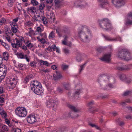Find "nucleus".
I'll use <instances>...</instances> for the list:
<instances>
[{
    "instance_id": "nucleus-56",
    "label": "nucleus",
    "mask_w": 132,
    "mask_h": 132,
    "mask_svg": "<svg viewBox=\"0 0 132 132\" xmlns=\"http://www.w3.org/2000/svg\"><path fill=\"white\" fill-rule=\"evenodd\" d=\"M18 40L20 42H22L24 41V39L23 37H20L19 38Z\"/></svg>"
},
{
    "instance_id": "nucleus-37",
    "label": "nucleus",
    "mask_w": 132,
    "mask_h": 132,
    "mask_svg": "<svg viewBox=\"0 0 132 132\" xmlns=\"http://www.w3.org/2000/svg\"><path fill=\"white\" fill-rule=\"evenodd\" d=\"M28 35L31 36L32 35H35V33H34V31L31 29V28H30V31L28 33Z\"/></svg>"
},
{
    "instance_id": "nucleus-29",
    "label": "nucleus",
    "mask_w": 132,
    "mask_h": 132,
    "mask_svg": "<svg viewBox=\"0 0 132 132\" xmlns=\"http://www.w3.org/2000/svg\"><path fill=\"white\" fill-rule=\"evenodd\" d=\"M4 72L0 71V81H1L4 78L6 75V73H5V75H4Z\"/></svg>"
},
{
    "instance_id": "nucleus-9",
    "label": "nucleus",
    "mask_w": 132,
    "mask_h": 132,
    "mask_svg": "<svg viewBox=\"0 0 132 132\" xmlns=\"http://www.w3.org/2000/svg\"><path fill=\"white\" fill-rule=\"evenodd\" d=\"M31 89L35 94L37 95H40L42 92V89L41 85L35 87V88H31Z\"/></svg>"
},
{
    "instance_id": "nucleus-46",
    "label": "nucleus",
    "mask_w": 132,
    "mask_h": 132,
    "mask_svg": "<svg viewBox=\"0 0 132 132\" xmlns=\"http://www.w3.org/2000/svg\"><path fill=\"white\" fill-rule=\"evenodd\" d=\"M18 66V68H19L20 70H23L24 69L23 65L22 64H19Z\"/></svg>"
},
{
    "instance_id": "nucleus-34",
    "label": "nucleus",
    "mask_w": 132,
    "mask_h": 132,
    "mask_svg": "<svg viewBox=\"0 0 132 132\" xmlns=\"http://www.w3.org/2000/svg\"><path fill=\"white\" fill-rule=\"evenodd\" d=\"M55 37V35L54 31H51L49 34V38L50 39H52Z\"/></svg>"
},
{
    "instance_id": "nucleus-7",
    "label": "nucleus",
    "mask_w": 132,
    "mask_h": 132,
    "mask_svg": "<svg viewBox=\"0 0 132 132\" xmlns=\"http://www.w3.org/2000/svg\"><path fill=\"white\" fill-rule=\"evenodd\" d=\"M126 1V0H112V3L116 7H120L123 5Z\"/></svg>"
},
{
    "instance_id": "nucleus-44",
    "label": "nucleus",
    "mask_w": 132,
    "mask_h": 132,
    "mask_svg": "<svg viewBox=\"0 0 132 132\" xmlns=\"http://www.w3.org/2000/svg\"><path fill=\"white\" fill-rule=\"evenodd\" d=\"M57 91L60 93H62L63 92V90L59 87L57 88Z\"/></svg>"
},
{
    "instance_id": "nucleus-14",
    "label": "nucleus",
    "mask_w": 132,
    "mask_h": 132,
    "mask_svg": "<svg viewBox=\"0 0 132 132\" xmlns=\"http://www.w3.org/2000/svg\"><path fill=\"white\" fill-rule=\"evenodd\" d=\"M119 77L121 80L125 81L127 83H129L131 81V79L127 77L124 74H120Z\"/></svg>"
},
{
    "instance_id": "nucleus-19",
    "label": "nucleus",
    "mask_w": 132,
    "mask_h": 132,
    "mask_svg": "<svg viewBox=\"0 0 132 132\" xmlns=\"http://www.w3.org/2000/svg\"><path fill=\"white\" fill-rule=\"evenodd\" d=\"M82 92V89L79 88V89H75L73 93V96L75 98L77 97H78V96Z\"/></svg>"
},
{
    "instance_id": "nucleus-2",
    "label": "nucleus",
    "mask_w": 132,
    "mask_h": 132,
    "mask_svg": "<svg viewBox=\"0 0 132 132\" xmlns=\"http://www.w3.org/2000/svg\"><path fill=\"white\" fill-rule=\"evenodd\" d=\"M88 27L86 26H82L81 29L79 31V35L80 39L84 43L89 42L91 38V34L88 31Z\"/></svg>"
},
{
    "instance_id": "nucleus-52",
    "label": "nucleus",
    "mask_w": 132,
    "mask_h": 132,
    "mask_svg": "<svg viewBox=\"0 0 132 132\" xmlns=\"http://www.w3.org/2000/svg\"><path fill=\"white\" fill-rule=\"evenodd\" d=\"M30 80V79L27 76L24 79V82L25 83H27L29 81V80Z\"/></svg>"
},
{
    "instance_id": "nucleus-17",
    "label": "nucleus",
    "mask_w": 132,
    "mask_h": 132,
    "mask_svg": "<svg viewBox=\"0 0 132 132\" xmlns=\"http://www.w3.org/2000/svg\"><path fill=\"white\" fill-rule=\"evenodd\" d=\"M10 24L12 27V31L13 33H16L18 30V26L16 23L13 22H10Z\"/></svg>"
},
{
    "instance_id": "nucleus-64",
    "label": "nucleus",
    "mask_w": 132,
    "mask_h": 132,
    "mask_svg": "<svg viewBox=\"0 0 132 132\" xmlns=\"http://www.w3.org/2000/svg\"><path fill=\"white\" fill-rule=\"evenodd\" d=\"M26 46H25L24 45L23 46L21 47V48L22 49H23L24 50H27V48Z\"/></svg>"
},
{
    "instance_id": "nucleus-23",
    "label": "nucleus",
    "mask_w": 132,
    "mask_h": 132,
    "mask_svg": "<svg viewBox=\"0 0 132 132\" xmlns=\"http://www.w3.org/2000/svg\"><path fill=\"white\" fill-rule=\"evenodd\" d=\"M4 29L3 32L5 35H7V36H6L5 38L8 41V27L7 26H6L4 27Z\"/></svg>"
},
{
    "instance_id": "nucleus-48",
    "label": "nucleus",
    "mask_w": 132,
    "mask_h": 132,
    "mask_svg": "<svg viewBox=\"0 0 132 132\" xmlns=\"http://www.w3.org/2000/svg\"><path fill=\"white\" fill-rule=\"evenodd\" d=\"M11 131H14V132H21V130L20 129H15V128H14L11 130Z\"/></svg>"
},
{
    "instance_id": "nucleus-26",
    "label": "nucleus",
    "mask_w": 132,
    "mask_h": 132,
    "mask_svg": "<svg viewBox=\"0 0 132 132\" xmlns=\"http://www.w3.org/2000/svg\"><path fill=\"white\" fill-rule=\"evenodd\" d=\"M14 82H12L9 83V89H10V90H11L15 87V84H14Z\"/></svg>"
},
{
    "instance_id": "nucleus-27",
    "label": "nucleus",
    "mask_w": 132,
    "mask_h": 132,
    "mask_svg": "<svg viewBox=\"0 0 132 132\" xmlns=\"http://www.w3.org/2000/svg\"><path fill=\"white\" fill-rule=\"evenodd\" d=\"M3 59L6 61L8 60V53L7 52H4L3 54Z\"/></svg>"
},
{
    "instance_id": "nucleus-20",
    "label": "nucleus",
    "mask_w": 132,
    "mask_h": 132,
    "mask_svg": "<svg viewBox=\"0 0 132 132\" xmlns=\"http://www.w3.org/2000/svg\"><path fill=\"white\" fill-rule=\"evenodd\" d=\"M27 11L28 13H35L36 11V8L35 7H28L27 8Z\"/></svg>"
},
{
    "instance_id": "nucleus-59",
    "label": "nucleus",
    "mask_w": 132,
    "mask_h": 132,
    "mask_svg": "<svg viewBox=\"0 0 132 132\" xmlns=\"http://www.w3.org/2000/svg\"><path fill=\"white\" fill-rule=\"evenodd\" d=\"M30 65L32 67H34L36 66V64L34 62H32L30 63Z\"/></svg>"
},
{
    "instance_id": "nucleus-25",
    "label": "nucleus",
    "mask_w": 132,
    "mask_h": 132,
    "mask_svg": "<svg viewBox=\"0 0 132 132\" xmlns=\"http://www.w3.org/2000/svg\"><path fill=\"white\" fill-rule=\"evenodd\" d=\"M69 116L72 118L77 117H78L79 115L74 113V112L72 111H71L69 113Z\"/></svg>"
},
{
    "instance_id": "nucleus-11",
    "label": "nucleus",
    "mask_w": 132,
    "mask_h": 132,
    "mask_svg": "<svg viewBox=\"0 0 132 132\" xmlns=\"http://www.w3.org/2000/svg\"><path fill=\"white\" fill-rule=\"evenodd\" d=\"M54 79L56 81H57L63 78L60 72L58 71H56L54 73L53 75Z\"/></svg>"
},
{
    "instance_id": "nucleus-8",
    "label": "nucleus",
    "mask_w": 132,
    "mask_h": 132,
    "mask_svg": "<svg viewBox=\"0 0 132 132\" xmlns=\"http://www.w3.org/2000/svg\"><path fill=\"white\" fill-rule=\"evenodd\" d=\"M111 54L109 53L105 54L102 57L100 58V59L102 61L107 63H110L111 60Z\"/></svg>"
},
{
    "instance_id": "nucleus-13",
    "label": "nucleus",
    "mask_w": 132,
    "mask_h": 132,
    "mask_svg": "<svg viewBox=\"0 0 132 132\" xmlns=\"http://www.w3.org/2000/svg\"><path fill=\"white\" fill-rule=\"evenodd\" d=\"M27 120L28 123H33L36 121L35 116L33 115H29L27 118Z\"/></svg>"
},
{
    "instance_id": "nucleus-16",
    "label": "nucleus",
    "mask_w": 132,
    "mask_h": 132,
    "mask_svg": "<svg viewBox=\"0 0 132 132\" xmlns=\"http://www.w3.org/2000/svg\"><path fill=\"white\" fill-rule=\"evenodd\" d=\"M103 36L104 37L105 39L108 41H116L118 40L120 42L122 41V39L121 37H118L116 38L112 39L108 36H105L104 35H103Z\"/></svg>"
},
{
    "instance_id": "nucleus-58",
    "label": "nucleus",
    "mask_w": 132,
    "mask_h": 132,
    "mask_svg": "<svg viewBox=\"0 0 132 132\" xmlns=\"http://www.w3.org/2000/svg\"><path fill=\"white\" fill-rule=\"evenodd\" d=\"M12 46L14 48H17V49L18 48V47L17 46V45H16V44H15V43L13 44V43H12Z\"/></svg>"
},
{
    "instance_id": "nucleus-12",
    "label": "nucleus",
    "mask_w": 132,
    "mask_h": 132,
    "mask_svg": "<svg viewBox=\"0 0 132 132\" xmlns=\"http://www.w3.org/2000/svg\"><path fill=\"white\" fill-rule=\"evenodd\" d=\"M94 104V102L93 101H92L87 104V105L88 107V111L90 112H93L94 111H97V110H95L94 109V108L92 107V105Z\"/></svg>"
},
{
    "instance_id": "nucleus-35",
    "label": "nucleus",
    "mask_w": 132,
    "mask_h": 132,
    "mask_svg": "<svg viewBox=\"0 0 132 132\" xmlns=\"http://www.w3.org/2000/svg\"><path fill=\"white\" fill-rule=\"evenodd\" d=\"M63 85L64 87L67 90L69 88L70 85L68 83H64L63 84Z\"/></svg>"
},
{
    "instance_id": "nucleus-4",
    "label": "nucleus",
    "mask_w": 132,
    "mask_h": 132,
    "mask_svg": "<svg viewBox=\"0 0 132 132\" xmlns=\"http://www.w3.org/2000/svg\"><path fill=\"white\" fill-rule=\"evenodd\" d=\"M99 23L101 27L106 30H109L112 28L110 21L107 18H104L100 20Z\"/></svg>"
},
{
    "instance_id": "nucleus-51",
    "label": "nucleus",
    "mask_w": 132,
    "mask_h": 132,
    "mask_svg": "<svg viewBox=\"0 0 132 132\" xmlns=\"http://www.w3.org/2000/svg\"><path fill=\"white\" fill-rule=\"evenodd\" d=\"M1 43L2 45L4 46L6 49H7L8 48V45H6V43H5L3 42V41L2 42H1Z\"/></svg>"
},
{
    "instance_id": "nucleus-50",
    "label": "nucleus",
    "mask_w": 132,
    "mask_h": 132,
    "mask_svg": "<svg viewBox=\"0 0 132 132\" xmlns=\"http://www.w3.org/2000/svg\"><path fill=\"white\" fill-rule=\"evenodd\" d=\"M18 57L20 58L23 59L24 58V55L22 53H20L18 54Z\"/></svg>"
},
{
    "instance_id": "nucleus-28",
    "label": "nucleus",
    "mask_w": 132,
    "mask_h": 132,
    "mask_svg": "<svg viewBox=\"0 0 132 132\" xmlns=\"http://www.w3.org/2000/svg\"><path fill=\"white\" fill-rule=\"evenodd\" d=\"M40 65H45L46 66H48L49 65L48 62L46 61H43L42 60H39V61Z\"/></svg>"
},
{
    "instance_id": "nucleus-39",
    "label": "nucleus",
    "mask_w": 132,
    "mask_h": 132,
    "mask_svg": "<svg viewBox=\"0 0 132 132\" xmlns=\"http://www.w3.org/2000/svg\"><path fill=\"white\" fill-rule=\"evenodd\" d=\"M31 3L34 6H36L38 4V3L36 0H31Z\"/></svg>"
},
{
    "instance_id": "nucleus-57",
    "label": "nucleus",
    "mask_w": 132,
    "mask_h": 132,
    "mask_svg": "<svg viewBox=\"0 0 132 132\" xmlns=\"http://www.w3.org/2000/svg\"><path fill=\"white\" fill-rule=\"evenodd\" d=\"M15 80V79L13 77L12 78H10V82H14V80Z\"/></svg>"
},
{
    "instance_id": "nucleus-55",
    "label": "nucleus",
    "mask_w": 132,
    "mask_h": 132,
    "mask_svg": "<svg viewBox=\"0 0 132 132\" xmlns=\"http://www.w3.org/2000/svg\"><path fill=\"white\" fill-rule=\"evenodd\" d=\"M51 47H52V49H53V51H55L56 48V46L55 44H54L52 45Z\"/></svg>"
},
{
    "instance_id": "nucleus-6",
    "label": "nucleus",
    "mask_w": 132,
    "mask_h": 132,
    "mask_svg": "<svg viewBox=\"0 0 132 132\" xmlns=\"http://www.w3.org/2000/svg\"><path fill=\"white\" fill-rule=\"evenodd\" d=\"M56 101L51 98H48L46 101L45 104L47 107L52 108H55L57 106Z\"/></svg>"
},
{
    "instance_id": "nucleus-3",
    "label": "nucleus",
    "mask_w": 132,
    "mask_h": 132,
    "mask_svg": "<svg viewBox=\"0 0 132 132\" xmlns=\"http://www.w3.org/2000/svg\"><path fill=\"white\" fill-rule=\"evenodd\" d=\"M118 57L121 59L129 60L132 59L130 53L126 49H121L119 50L118 53Z\"/></svg>"
},
{
    "instance_id": "nucleus-5",
    "label": "nucleus",
    "mask_w": 132,
    "mask_h": 132,
    "mask_svg": "<svg viewBox=\"0 0 132 132\" xmlns=\"http://www.w3.org/2000/svg\"><path fill=\"white\" fill-rule=\"evenodd\" d=\"M16 114L18 116L23 117L26 116L27 114V112L26 109L24 108L19 107L15 110Z\"/></svg>"
},
{
    "instance_id": "nucleus-45",
    "label": "nucleus",
    "mask_w": 132,
    "mask_h": 132,
    "mask_svg": "<svg viewBox=\"0 0 132 132\" xmlns=\"http://www.w3.org/2000/svg\"><path fill=\"white\" fill-rule=\"evenodd\" d=\"M14 1V0H10V2H9V6L11 7H12Z\"/></svg>"
},
{
    "instance_id": "nucleus-47",
    "label": "nucleus",
    "mask_w": 132,
    "mask_h": 132,
    "mask_svg": "<svg viewBox=\"0 0 132 132\" xmlns=\"http://www.w3.org/2000/svg\"><path fill=\"white\" fill-rule=\"evenodd\" d=\"M86 63L80 66V69L79 70V73H80L82 70L83 69L84 66L86 65Z\"/></svg>"
},
{
    "instance_id": "nucleus-30",
    "label": "nucleus",
    "mask_w": 132,
    "mask_h": 132,
    "mask_svg": "<svg viewBox=\"0 0 132 132\" xmlns=\"http://www.w3.org/2000/svg\"><path fill=\"white\" fill-rule=\"evenodd\" d=\"M1 130L2 132H5V131H7L8 129H7V127L6 126L4 125L2 126Z\"/></svg>"
},
{
    "instance_id": "nucleus-24",
    "label": "nucleus",
    "mask_w": 132,
    "mask_h": 132,
    "mask_svg": "<svg viewBox=\"0 0 132 132\" xmlns=\"http://www.w3.org/2000/svg\"><path fill=\"white\" fill-rule=\"evenodd\" d=\"M68 107L74 112H77L79 111V110L78 108L72 105H69Z\"/></svg>"
},
{
    "instance_id": "nucleus-33",
    "label": "nucleus",
    "mask_w": 132,
    "mask_h": 132,
    "mask_svg": "<svg viewBox=\"0 0 132 132\" xmlns=\"http://www.w3.org/2000/svg\"><path fill=\"white\" fill-rule=\"evenodd\" d=\"M62 44L65 45H66L70 47L72 45V43L71 42H67L65 41H62Z\"/></svg>"
},
{
    "instance_id": "nucleus-40",
    "label": "nucleus",
    "mask_w": 132,
    "mask_h": 132,
    "mask_svg": "<svg viewBox=\"0 0 132 132\" xmlns=\"http://www.w3.org/2000/svg\"><path fill=\"white\" fill-rule=\"evenodd\" d=\"M104 49L101 47H98L97 49V51L99 53H101L104 50Z\"/></svg>"
},
{
    "instance_id": "nucleus-60",
    "label": "nucleus",
    "mask_w": 132,
    "mask_h": 132,
    "mask_svg": "<svg viewBox=\"0 0 132 132\" xmlns=\"http://www.w3.org/2000/svg\"><path fill=\"white\" fill-rule=\"evenodd\" d=\"M39 41H40L42 43H44L45 42V39L44 38H42L41 39H39Z\"/></svg>"
},
{
    "instance_id": "nucleus-36",
    "label": "nucleus",
    "mask_w": 132,
    "mask_h": 132,
    "mask_svg": "<svg viewBox=\"0 0 132 132\" xmlns=\"http://www.w3.org/2000/svg\"><path fill=\"white\" fill-rule=\"evenodd\" d=\"M29 41H27L26 43V44H27L26 46L28 47L31 48L33 46V45L31 43H29Z\"/></svg>"
},
{
    "instance_id": "nucleus-42",
    "label": "nucleus",
    "mask_w": 132,
    "mask_h": 132,
    "mask_svg": "<svg viewBox=\"0 0 132 132\" xmlns=\"http://www.w3.org/2000/svg\"><path fill=\"white\" fill-rule=\"evenodd\" d=\"M45 7V5L44 4H40L39 6V9L40 10H43Z\"/></svg>"
},
{
    "instance_id": "nucleus-62",
    "label": "nucleus",
    "mask_w": 132,
    "mask_h": 132,
    "mask_svg": "<svg viewBox=\"0 0 132 132\" xmlns=\"http://www.w3.org/2000/svg\"><path fill=\"white\" fill-rule=\"evenodd\" d=\"M68 37V36H67V35H64V40H63L62 41H65V42H67V40Z\"/></svg>"
},
{
    "instance_id": "nucleus-10",
    "label": "nucleus",
    "mask_w": 132,
    "mask_h": 132,
    "mask_svg": "<svg viewBox=\"0 0 132 132\" xmlns=\"http://www.w3.org/2000/svg\"><path fill=\"white\" fill-rule=\"evenodd\" d=\"M99 4V6L102 8H106L109 5V2L108 0H98Z\"/></svg>"
},
{
    "instance_id": "nucleus-41",
    "label": "nucleus",
    "mask_w": 132,
    "mask_h": 132,
    "mask_svg": "<svg viewBox=\"0 0 132 132\" xmlns=\"http://www.w3.org/2000/svg\"><path fill=\"white\" fill-rule=\"evenodd\" d=\"M81 55L80 54H78L77 57L76 59L77 61H80L81 60Z\"/></svg>"
},
{
    "instance_id": "nucleus-31",
    "label": "nucleus",
    "mask_w": 132,
    "mask_h": 132,
    "mask_svg": "<svg viewBox=\"0 0 132 132\" xmlns=\"http://www.w3.org/2000/svg\"><path fill=\"white\" fill-rule=\"evenodd\" d=\"M0 114L4 118H5L7 116V115L6 112L4 110L2 111L1 112H0Z\"/></svg>"
},
{
    "instance_id": "nucleus-32",
    "label": "nucleus",
    "mask_w": 132,
    "mask_h": 132,
    "mask_svg": "<svg viewBox=\"0 0 132 132\" xmlns=\"http://www.w3.org/2000/svg\"><path fill=\"white\" fill-rule=\"evenodd\" d=\"M131 91L127 90L123 94L124 96H127L129 95H132Z\"/></svg>"
},
{
    "instance_id": "nucleus-61",
    "label": "nucleus",
    "mask_w": 132,
    "mask_h": 132,
    "mask_svg": "<svg viewBox=\"0 0 132 132\" xmlns=\"http://www.w3.org/2000/svg\"><path fill=\"white\" fill-rule=\"evenodd\" d=\"M126 102H122L120 103V104L123 106L125 107L126 105Z\"/></svg>"
},
{
    "instance_id": "nucleus-54",
    "label": "nucleus",
    "mask_w": 132,
    "mask_h": 132,
    "mask_svg": "<svg viewBox=\"0 0 132 132\" xmlns=\"http://www.w3.org/2000/svg\"><path fill=\"white\" fill-rule=\"evenodd\" d=\"M63 31L65 33H68L69 32V31L68 29L67 28H64L63 30Z\"/></svg>"
},
{
    "instance_id": "nucleus-22",
    "label": "nucleus",
    "mask_w": 132,
    "mask_h": 132,
    "mask_svg": "<svg viewBox=\"0 0 132 132\" xmlns=\"http://www.w3.org/2000/svg\"><path fill=\"white\" fill-rule=\"evenodd\" d=\"M41 85V84L38 82L37 81H32L31 84V88H34L35 87L38 86V85Z\"/></svg>"
},
{
    "instance_id": "nucleus-1",
    "label": "nucleus",
    "mask_w": 132,
    "mask_h": 132,
    "mask_svg": "<svg viewBox=\"0 0 132 132\" xmlns=\"http://www.w3.org/2000/svg\"><path fill=\"white\" fill-rule=\"evenodd\" d=\"M97 81L100 85L105 83L108 84V85H107L104 88L105 90H107L114 87V86L112 84L115 83V80L112 77L107 76L105 74H103L100 76Z\"/></svg>"
},
{
    "instance_id": "nucleus-49",
    "label": "nucleus",
    "mask_w": 132,
    "mask_h": 132,
    "mask_svg": "<svg viewBox=\"0 0 132 132\" xmlns=\"http://www.w3.org/2000/svg\"><path fill=\"white\" fill-rule=\"evenodd\" d=\"M63 51L64 53L66 54H69V50L67 48L64 49Z\"/></svg>"
},
{
    "instance_id": "nucleus-15",
    "label": "nucleus",
    "mask_w": 132,
    "mask_h": 132,
    "mask_svg": "<svg viewBox=\"0 0 132 132\" xmlns=\"http://www.w3.org/2000/svg\"><path fill=\"white\" fill-rule=\"evenodd\" d=\"M38 21L39 22H43V23L44 24H46L47 23V19L45 17L40 16L39 15H37Z\"/></svg>"
},
{
    "instance_id": "nucleus-53",
    "label": "nucleus",
    "mask_w": 132,
    "mask_h": 132,
    "mask_svg": "<svg viewBox=\"0 0 132 132\" xmlns=\"http://www.w3.org/2000/svg\"><path fill=\"white\" fill-rule=\"evenodd\" d=\"M3 96V95H1L0 96V103H3L4 102V98L2 96Z\"/></svg>"
},
{
    "instance_id": "nucleus-43",
    "label": "nucleus",
    "mask_w": 132,
    "mask_h": 132,
    "mask_svg": "<svg viewBox=\"0 0 132 132\" xmlns=\"http://www.w3.org/2000/svg\"><path fill=\"white\" fill-rule=\"evenodd\" d=\"M16 43L17 46H18L19 47H21L22 43L18 40L16 41Z\"/></svg>"
},
{
    "instance_id": "nucleus-18",
    "label": "nucleus",
    "mask_w": 132,
    "mask_h": 132,
    "mask_svg": "<svg viewBox=\"0 0 132 132\" xmlns=\"http://www.w3.org/2000/svg\"><path fill=\"white\" fill-rule=\"evenodd\" d=\"M128 17L129 19L132 20V12L128 13ZM125 24L126 25L132 24V21L130 19H128L126 21Z\"/></svg>"
},
{
    "instance_id": "nucleus-21",
    "label": "nucleus",
    "mask_w": 132,
    "mask_h": 132,
    "mask_svg": "<svg viewBox=\"0 0 132 132\" xmlns=\"http://www.w3.org/2000/svg\"><path fill=\"white\" fill-rule=\"evenodd\" d=\"M129 65L128 66L124 65L121 67L118 66L117 67V69L118 70L123 71V70L129 69Z\"/></svg>"
},
{
    "instance_id": "nucleus-38",
    "label": "nucleus",
    "mask_w": 132,
    "mask_h": 132,
    "mask_svg": "<svg viewBox=\"0 0 132 132\" xmlns=\"http://www.w3.org/2000/svg\"><path fill=\"white\" fill-rule=\"evenodd\" d=\"M69 67L68 65L63 64L62 65L61 67L63 70H65L67 69Z\"/></svg>"
},
{
    "instance_id": "nucleus-63",
    "label": "nucleus",
    "mask_w": 132,
    "mask_h": 132,
    "mask_svg": "<svg viewBox=\"0 0 132 132\" xmlns=\"http://www.w3.org/2000/svg\"><path fill=\"white\" fill-rule=\"evenodd\" d=\"M37 31L39 32H41L42 30L41 28L40 27H37Z\"/></svg>"
}]
</instances>
